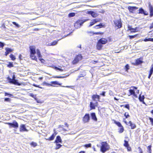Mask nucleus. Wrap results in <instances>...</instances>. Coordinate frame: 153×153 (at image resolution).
<instances>
[{"instance_id":"nucleus-1","label":"nucleus","mask_w":153,"mask_h":153,"mask_svg":"<svg viewBox=\"0 0 153 153\" xmlns=\"http://www.w3.org/2000/svg\"><path fill=\"white\" fill-rule=\"evenodd\" d=\"M89 20V19H83L78 20L75 23L74 26L76 29L79 28L82 25L84 22Z\"/></svg>"},{"instance_id":"nucleus-2","label":"nucleus","mask_w":153,"mask_h":153,"mask_svg":"<svg viewBox=\"0 0 153 153\" xmlns=\"http://www.w3.org/2000/svg\"><path fill=\"white\" fill-rule=\"evenodd\" d=\"M101 146L100 147V150L103 153L106 151L108 150L109 147L106 142H102L101 143Z\"/></svg>"},{"instance_id":"nucleus-3","label":"nucleus","mask_w":153,"mask_h":153,"mask_svg":"<svg viewBox=\"0 0 153 153\" xmlns=\"http://www.w3.org/2000/svg\"><path fill=\"white\" fill-rule=\"evenodd\" d=\"M113 22L115 25V27H117V29L120 28L122 27V24L120 19H114L113 21Z\"/></svg>"},{"instance_id":"nucleus-4","label":"nucleus","mask_w":153,"mask_h":153,"mask_svg":"<svg viewBox=\"0 0 153 153\" xmlns=\"http://www.w3.org/2000/svg\"><path fill=\"white\" fill-rule=\"evenodd\" d=\"M6 124L9 126L10 128H13L17 129L19 127V124L15 120H14L12 123H6Z\"/></svg>"},{"instance_id":"nucleus-5","label":"nucleus","mask_w":153,"mask_h":153,"mask_svg":"<svg viewBox=\"0 0 153 153\" xmlns=\"http://www.w3.org/2000/svg\"><path fill=\"white\" fill-rule=\"evenodd\" d=\"M82 59V56L81 54H79L77 55L72 61V64H75L77 63L80 60H81Z\"/></svg>"},{"instance_id":"nucleus-6","label":"nucleus","mask_w":153,"mask_h":153,"mask_svg":"<svg viewBox=\"0 0 153 153\" xmlns=\"http://www.w3.org/2000/svg\"><path fill=\"white\" fill-rule=\"evenodd\" d=\"M90 120V115L88 114H86L83 117V121L84 123L88 122Z\"/></svg>"},{"instance_id":"nucleus-7","label":"nucleus","mask_w":153,"mask_h":153,"mask_svg":"<svg viewBox=\"0 0 153 153\" xmlns=\"http://www.w3.org/2000/svg\"><path fill=\"white\" fill-rule=\"evenodd\" d=\"M149 10L150 12V16H153V7L151 5L150 2L149 3Z\"/></svg>"},{"instance_id":"nucleus-8","label":"nucleus","mask_w":153,"mask_h":153,"mask_svg":"<svg viewBox=\"0 0 153 153\" xmlns=\"http://www.w3.org/2000/svg\"><path fill=\"white\" fill-rule=\"evenodd\" d=\"M149 75L148 78L150 79L153 73V64H152L150 67V69L148 71Z\"/></svg>"},{"instance_id":"nucleus-9","label":"nucleus","mask_w":153,"mask_h":153,"mask_svg":"<svg viewBox=\"0 0 153 153\" xmlns=\"http://www.w3.org/2000/svg\"><path fill=\"white\" fill-rule=\"evenodd\" d=\"M138 8L137 7L134 6H129L128 7L129 12L131 13H133L134 11Z\"/></svg>"},{"instance_id":"nucleus-10","label":"nucleus","mask_w":153,"mask_h":153,"mask_svg":"<svg viewBox=\"0 0 153 153\" xmlns=\"http://www.w3.org/2000/svg\"><path fill=\"white\" fill-rule=\"evenodd\" d=\"M88 13L89 14L91 15L94 18L96 17L98 15L97 13L92 11H88Z\"/></svg>"},{"instance_id":"nucleus-11","label":"nucleus","mask_w":153,"mask_h":153,"mask_svg":"<svg viewBox=\"0 0 153 153\" xmlns=\"http://www.w3.org/2000/svg\"><path fill=\"white\" fill-rule=\"evenodd\" d=\"M30 54H35L36 53L35 47L34 46L30 47Z\"/></svg>"},{"instance_id":"nucleus-12","label":"nucleus","mask_w":153,"mask_h":153,"mask_svg":"<svg viewBox=\"0 0 153 153\" xmlns=\"http://www.w3.org/2000/svg\"><path fill=\"white\" fill-rule=\"evenodd\" d=\"M139 13L143 14H144L145 15H148V13L146 11H145L142 8H140L139 9Z\"/></svg>"},{"instance_id":"nucleus-13","label":"nucleus","mask_w":153,"mask_h":153,"mask_svg":"<svg viewBox=\"0 0 153 153\" xmlns=\"http://www.w3.org/2000/svg\"><path fill=\"white\" fill-rule=\"evenodd\" d=\"M20 131H27L28 130L26 129L25 125L22 124L20 126Z\"/></svg>"},{"instance_id":"nucleus-14","label":"nucleus","mask_w":153,"mask_h":153,"mask_svg":"<svg viewBox=\"0 0 153 153\" xmlns=\"http://www.w3.org/2000/svg\"><path fill=\"white\" fill-rule=\"evenodd\" d=\"M98 42H100L102 45H104L106 44L107 42V40L104 38H102L100 39Z\"/></svg>"},{"instance_id":"nucleus-15","label":"nucleus","mask_w":153,"mask_h":153,"mask_svg":"<svg viewBox=\"0 0 153 153\" xmlns=\"http://www.w3.org/2000/svg\"><path fill=\"white\" fill-rule=\"evenodd\" d=\"M92 99L94 101H99L100 99V96L98 95H93L92 96Z\"/></svg>"},{"instance_id":"nucleus-16","label":"nucleus","mask_w":153,"mask_h":153,"mask_svg":"<svg viewBox=\"0 0 153 153\" xmlns=\"http://www.w3.org/2000/svg\"><path fill=\"white\" fill-rule=\"evenodd\" d=\"M62 140L60 137L59 136H57L55 141V143H62Z\"/></svg>"},{"instance_id":"nucleus-17","label":"nucleus","mask_w":153,"mask_h":153,"mask_svg":"<svg viewBox=\"0 0 153 153\" xmlns=\"http://www.w3.org/2000/svg\"><path fill=\"white\" fill-rule=\"evenodd\" d=\"M56 134L55 133H54L49 138H45V139H46V140H49V141L52 140H53L54 139V138L56 135Z\"/></svg>"},{"instance_id":"nucleus-18","label":"nucleus","mask_w":153,"mask_h":153,"mask_svg":"<svg viewBox=\"0 0 153 153\" xmlns=\"http://www.w3.org/2000/svg\"><path fill=\"white\" fill-rule=\"evenodd\" d=\"M91 116L92 119L95 121H97V118L95 113H91Z\"/></svg>"},{"instance_id":"nucleus-19","label":"nucleus","mask_w":153,"mask_h":153,"mask_svg":"<svg viewBox=\"0 0 153 153\" xmlns=\"http://www.w3.org/2000/svg\"><path fill=\"white\" fill-rule=\"evenodd\" d=\"M5 50L6 51L5 52V55L6 56H7L9 53L12 51V50L10 48H6Z\"/></svg>"},{"instance_id":"nucleus-20","label":"nucleus","mask_w":153,"mask_h":153,"mask_svg":"<svg viewBox=\"0 0 153 153\" xmlns=\"http://www.w3.org/2000/svg\"><path fill=\"white\" fill-rule=\"evenodd\" d=\"M99 21V20L97 19H95L93 20H92V22H90V24L89 26L91 27V26H92L94 24H95L96 22H98Z\"/></svg>"},{"instance_id":"nucleus-21","label":"nucleus","mask_w":153,"mask_h":153,"mask_svg":"<svg viewBox=\"0 0 153 153\" xmlns=\"http://www.w3.org/2000/svg\"><path fill=\"white\" fill-rule=\"evenodd\" d=\"M128 123L131 129H134L136 127V125L134 123H133L131 121H130Z\"/></svg>"},{"instance_id":"nucleus-22","label":"nucleus","mask_w":153,"mask_h":153,"mask_svg":"<svg viewBox=\"0 0 153 153\" xmlns=\"http://www.w3.org/2000/svg\"><path fill=\"white\" fill-rule=\"evenodd\" d=\"M102 44L98 41L97 45V49L98 50H100L102 49Z\"/></svg>"},{"instance_id":"nucleus-23","label":"nucleus","mask_w":153,"mask_h":153,"mask_svg":"<svg viewBox=\"0 0 153 153\" xmlns=\"http://www.w3.org/2000/svg\"><path fill=\"white\" fill-rule=\"evenodd\" d=\"M143 63V61L140 59H137L135 61V64L136 65H139Z\"/></svg>"},{"instance_id":"nucleus-24","label":"nucleus","mask_w":153,"mask_h":153,"mask_svg":"<svg viewBox=\"0 0 153 153\" xmlns=\"http://www.w3.org/2000/svg\"><path fill=\"white\" fill-rule=\"evenodd\" d=\"M58 41H54L51 43H48V45L49 46H54L56 45Z\"/></svg>"},{"instance_id":"nucleus-25","label":"nucleus","mask_w":153,"mask_h":153,"mask_svg":"<svg viewBox=\"0 0 153 153\" xmlns=\"http://www.w3.org/2000/svg\"><path fill=\"white\" fill-rule=\"evenodd\" d=\"M35 54H30V57L32 59L36 60L37 58L35 55Z\"/></svg>"},{"instance_id":"nucleus-26","label":"nucleus","mask_w":153,"mask_h":153,"mask_svg":"<svg viewBox=\"0 0 153 153\" xmlns=\"http://www.w3.org/2000/svg\"><path fill=\"white\" fill-rule=\"evenodd\" d=\"M51 84L52 85H61V84L60 83H59L58 82L56 81H52L51 82Z\"/></svg>"},{"instance_id":"nucleus-27","label":"nucleus","mask_w":153,"mask_h":153,"mask_svg":"<svg viewBox=\"0 0 153 153\" xmlns=\"http://www.w3.org/2000/svg\"><path fill=\"white\" fill-rule=\"evenodd\" d=\"M13 84H14L15 85H20V83H19V82H18V81L17 80H16L15 79H14V80L13 81Z\"/></svg>"},{"instance_id":"nucleus-28","label":"nucleus","mask_w":153,"mask_h":153,"mask_svg":"<svg viewBox=\"0 0 153 153\" xmlns=\"http://www.w3.org/2000/svg\"><path fill=\"white\" fill-rule=\"evenodd\" d=\"M37 55L38 56L39 58H40L42 57V55L41 54L40 51L38 50H37Z\"/></svg>"},{"instance_id":"nucleus-29","label":"nucleus","mask_w":153,"mask_h":153,"mask_svg":"<svg viewBox=\"0 0 153 153\" xmlns=\"http://www.w3.org/2000/svg\"><path fill=\"white\" fill-rule=\"evenodd\" d=\"M151 145L147 147V152L149 153H151L152 150H151Z\"/></svg>"},{"instance_id":"nucleus-30","label":"nucleus","mask_w":153,"mask_h":153,"mask_svg":"<svg viewBox=\"0 0 153 153\" xmlns=\"http://www.w3.org/2000/svg\"><path fill=\"white\" fill-rule=\"evenodd\" d=\"M90 107L91 109H94L95 108V106L94 105V104L92 102H90Z\"/></svg>"},{"instance_id":"nucleus-31","label":"nucleus","mask_w":153,"mask_h":153,"mask_svg":"<svg viewBox=\"0 0 153 153\" xmlns=\"http://www.w3.org/2000/svg\"><path fill=\"white\" fill-rule=\"evenodd\" d=\"M128 28L129 30H131V31L133 32H136L137 29V28H133L132 27H128Z\"/></svg>"},{"instance_id":"nucleus-32","label":"nucleus","mask_w":153,"mask_h":153,"mask_svg":"<svg viewBox=\"0 0 153 153\" xmlns=\"http://www.w3.org/2000/svg\"><path fill=\"white\" fill-rule=\"evenodd\" d=\"M114 123L119 127H120L122 126L121 124L119 122H117L116 120H114Z\"/></svg>"},{"instance_id":"nucleus-33","label":"nucleus","mask_w":153,"mask_h":153,"mask_svg":"<svg viewBox=\"0 0 153 153\" xmlns=\"http://www.w3.org/2000/svg\"><path fill=\"white\" fill-rule=\"evenodd\" d=\"M62 146L60 144L58 143H56V147L55 148L56 149H59L61 146Z\"/></svg>"},{"instance_id":"nucleus-34","label":"nucleus","mask_w":153,"mask_h":153,"mask_svg":"<svg viewBox=\"0 0 153 153\" xmlns=\"http://www.w3.org/2000/svg\"><path fill=\"white\" fill-rule=\"evenodd\" d=\"M5 96H8L9 97H13V94H10L7 92H5Z\"/></svg>"},{"instance_id":"nucleus-35","label":"nucleus","mask_w":153,"mask_h":153,"mask_svg":"<svg viewBox=\"0 0 153 153\" xmlns=\"http://www.w3.org/2000/svg\"><path fill=\"white\" fill-rule=\"evenodd\" d=\"M84 146L86 148L91 147V144L90 143L87 144H85Z\"/></svg>"},{"instance_id":"nucleus-36","label":"nucleus","mask_w":153,"mask_h":153,"mask_svg":"<svg viewBox=\"0 0 153 153\" xmlns=\"http://www.w3.org/2000/svg\"><path fill=\"white\" fill-rule=\"evenodd\" d=\"M125 71L126 72L128 71V70L129 69V66L128 64H127L125 66L124 68Z\"/></svg>"},{"instance_id":"nucleus-37","label":"nucleus","mask_w":153,"mask_h":153,"mask_svg":"<svg viewBox=\"0 0 153 153\" xmlns=\"http://www.w3.org/2000/svg\"><path fill=\"white\" fill-rule=\"evenodd\" d=\"M10 57L12 60L14 61L16 59L15 56L12 54H11L10 56Z\"/></svg>"},{"instance_id":"nucleus-38","label":"nucleus","mask_w":153,"mask_h":153,"mask_svg":"<svg viewBox=\"0 0 153 153\" xmlns=\"http://www.w3.org/2000/svg\"><path fill=\"white\" fill-rule=\"evenodd\" d=\"M124 146L126 147H128V146H129V144H128V142L126 140H125Z\"/></svg>"},{"instance_id":"nucleus-39","label":"nucleus","mask_w":153,"mask_h":153,"mask_svg":"<svg viewBox=\"0 0 153 153\" xmlns=\"http://www.w3.org/2000/svg\"><path fill=\"white\" fill-rule=\"evenodd\" d=\"M75 14L74 13H71L69 14L68 16L69 17H74L75 16Z\"/></svg>"},{"instance_id":"nucleus-40","label":"nucleus","mask_w":153,"mask_h":153,"mask_svg":"<svg viewBox=\"0 0 153 153\" xmlns=\"http://www.w3.org/2000/svg\"><path fill=\"white\" fill-rule=\"evenodd\" d=\"M13 24L17 28H19L20 27V26L16 22H13Z\"/></svg>"},{"instance_id":"nucleus-41","label":"nucleus","mask_w":153,"mask_h":153,"mask_svg":"<svg viewBox=\"0 0 153 153\" xmlns=\"http://www.w3.org/2000/svg\"><path fill=\"white\" fill-rule=\"evenodd\" d=\"M103 26V25L102 23H100L98 25H96L94 27L95 28L97 29L99 27H102Z\"/></svg>"},{"instance_id":"nucleus-42","label":"nucleus","mask_w":153,"mask_h":153,"mask_svg":"<svg viewBox=\"0 0 153 153\" xmlns=\"http://www.w3.org/2000/svg\"><path fill=\"white\" fill-rule=\"evenodd\" d=\"M139 100L141 102V101H143V100H144V96H140L139 97Z\"/></svg>"},{"instance_id":"nucleus-43","label":"nucleus","mask_w":153,"mask_h":153,"mask_svg":"<svg viewBox=\"0 0 153 153\" xmlns=\"http://www.w3.org/2000/svg\"><path fill=\"white\" fill-rule=\"evenodd\" d=\"M44 84L47 86H54V85H52L51 84H49V83H48L46 82H45L44 83Z\"/></svg>"},{"instance_id":"nucleus-44","label":"nucleus","mask_w":153,"mask_h":153,"mask_svg":"<svg viewBox=\"0 0 153 153\" xmlns=\"http://www.w3.org/2000/svg\"><path fill=\"white\" fill-rule=\"evenodd\" d=\"M30 145L34 147H36L37 146V144L36 143L33 142H32L30 143Z\"/></svg>"},{"instance_id":"nucleus-45","label":"nucleus","mask_w":153,"mask_h":153,"mask_svg":"<svg viewBox=\"0 0 153 153\" xmlns=\"http://www.w3.org/2000/svg\"><path fill=\"white\" fill-rule=\"evenodd\" d=\"M30 96L35 99L36 100H37L36 95H34L33 94H30Z\"/></svg>"},{"instance_id":"nucleus-46","label":"nucleus","mask_w":153,"mask_h":153,"mask_svg":"<svg viewBox=\"0 0 153 153\" xmlns=\"http://www.w3.org/2000/svg\"><path fill=\"white\" fill-rule=\"evenodd\" d=\"M7 66L9 68H11L13 67V65L12 63L9 62V64L7 65Z\"/></svg>"},{"instance_id":"nucleus-47","label":"nucleus","mask_w":153,"mask_h":153,"mask_svg":"<svg viewBox=\"0 0 153 153\" xmlns=\"http://www.w3.org/2000/svg\"><path fill=\"white\" fill-rule=\"evenodd\" d=\"M8 79L10 83L13 84L14 79H12L10 78L9 77H8Z\"/></svg>"},{"instance_id":"nucleus-48","label":"nucleus","mask_w":153,"mask_h":153,"mask_svg":"<svg viewBox=\"0 0 153 153\" xmlns=\"http://www.w3.org/2000/svg\"><path fill=\"white\" fill-rule=\"evenodd\" d=\"M120 127H121V128H120V131H119V132L120 133H122L124 131V128L122 126Z\"/></svg>"},{"instance_id":"nucleus-49","label":"nucleus","mask_w":153,"mask_h":153,"mask_svg":"<svg viewBox=\"0 0 153 153\" xmlns=\"http://www.w3.org/2000/svg\"><path fill=\"white\" fill-rule=\"evenodd\" d=\"M5 44L4 43L0 42V48H3Z\"/></svg>"},{"instance_id":"nucleus-50","label":"nucleus","mask_w":153,"mask_h":153,"mask_svg":"<svg viewBox=\"0 0 153 153\" xmlns=\"http://www.w3.org/2000/svg\"><path fill=\"white\" fill-rule=\"evenodd\" d=\"M129 91L131 94L133 95L135 92V91L133 89H130Z\"/></svg>"},{"instance_id":"nucleus-51","label":"nucleus","mask_w":153,"mask_h":153,"mask_svg":"<svg viewBox=\"0 0 153 153\" xmlns=\"http://www.w3.org/2000/svg\"><path fill=\"white\" fill-rule=\"evenodd\" d=\"M124 115V116L126 117V118H128L130 116L128 113V112H125Z\"/></svg>"},{"instance_id":"nucleus-52","label":"nucleus","mask_w":153,"mask_h":153,"mask_svg":"<svg viewBox=\"0 0 153 153\" xmlns=\"http://www.w3.org/2000/svg\"><path fill=\"white\" fill-rule=\"evenodd\" d=\"M123 106H124V107L127 108L128 109V110H129L130 109V106L129 104H126L124 105H123Z\"/></svg>"},{"instance_id":"nucleus-53","label":"nucleus","mask_w":153,"mask_h":153,"mask_svg":"<svg viewBox=\"0 0 153 153\" xmlns=\"http://www.w3.org/2000/svg\"><path fill=\"white\" fill-rule=\"evenodd\" d=\"M55 69L56 70H58L59 71H63V70L62 69L59 68L57 67H55Z\"/></svg>"},{"instance_id":"nucleus-54","label":"nucleus","mask_w":153,"mask_h":153,"mask_svg":"<svg viewBox=\"0 0 153 153\" xmlns=\"http://www.w3.org/2000/svg\"><path fill=\"white\" fill-rule=\"evenodd\" d=\"M10 99L9 98H5L4 100L6 102H10Z\"/></svg>"},{"instance_id":"nucleus-55","label":"nucleus","mask_w":153,"mask_h":153,"mask_svg":"<svg viewBox=\"0 0 153 153\" xmlns=\"http://www.w3.org/2000/svg\"><path fill=\"white\" fill-rule=\"evenodd\" d=\"M66 77L65 76H56L54 77V78H63L65 77Z\"/></svg>"},{"instance_id":"nucleus-56","label":"nucleus","mask_w":153,"mask_h":153,"mask_svg":"<svg viewBox=\"0 0 153 153\" xmlns=\"http://www.w3.org/2000/svg\"><path fill=\"white\" fill-rule=\"evenodd\" d=\"M103 34V33L101 32H96L94 33V34L95 35H102Z\"/></svg>"},{"instance_id":"nucleus-57","label":"nucleus","mask_w":153,"mask_h":153,"mask_svg":"<svg viewBox=\"0 0 153 153\" xmlns=\"http://www.w3.org/2000/svg\"><path fill=\"white\" fill-rule=\"evenodd\" d=\"M149 120L151 122L152 125L153 126V118L151 117H149Z\"/></svg>"},{"instance_id":"nucleus-58","label":"nucleus","mask_w":153,"mask_h":153,"mask_svg":"<svg viewBox=\"0 0 153 153\" xmlns=\"http://www.w3.org/2000/svg\"><path fill=\"white\" fill-rule=\"evenodd\" d=\"M138 149H139V153H143V152L142 150V149L140 147H139Z\"/></svg>"},{"instance_id":"nucleus-59","label":"nucleus","mask_w":153,"mask_h":153,"mask_svg":"<svg viewBox=\"0 0 153 153\" xmlns=\"http://www.w3.org/2000/svg\"><path fill=\"white\" fill-rule=\"evenodd\" d=\"M127 148V149L128 151H130L131 150V147H130L129 146H128V147H126Z\"/></svg>"},{"instance_id":"nucleus-60","label":"nucleus","mask_w":153,"mask_h":153,"mask_svg":"<svg viewBox=\"0 0 153 153\" xmlns=\"http://www.w3.org/2000/svg\"><path fill=\"white\" fill-rule=\"evenodd\" d=\"M105 91H103L101 94H100V95H102L103 96H105Z\"/></svg>"},{"instance_id":"nucleus-61","label":"nucleus","mask_w":153,"mask_h":153,"mask_svg":"<svg viewBox=\"0 0 153 153\" xmlns=\"http://www.w3.org/2000/svg\"><path fill=\"white\" fill-rule=\"evenodd\" d=\"M149 38H145L144 39V41L145 42H147V41H149Z\"/></svg>"},{"instance_id":"nucleus-62","label":"nucleus","mask_w":153,"mask_h":153,"mask_svg":"<svg viewBox=\"0 0 153 153\" xmlns=\"http://www.w3.org/2000/svg\"><path fill=\"white\" fill-rule=\"evenodd\" d=\"M150 29L153 28V22L151 24V25L150 26Z\"/></svg>"},{"instance_id":"nucleus-63","label":"nucleus","mask_w":153,"mask_h":153,"mask_svg":"<svg viewBox=\"0 0 153 153\" xmlns=\"http://www.w3.org/2000/svg\"><path fill=\"white\" fill-rule=\"evenodd\" d=\"M149 41H151L153 42V38H149Z\"/></svg>"},{"instance_id":"nucleus-64","label":"nucleus","mask_w":153,"mask_h":153,"mask_svg":"<svg viewBox=\"0 0 153 153\" xmlns=\"http://www.w3.org/2000/svg\"><path fill=\"white\" fill-rule=\"evenodd\" d=\"M135 37L134 36H130V39H132L134 38Z\"/></svg>"}]
</instances>
